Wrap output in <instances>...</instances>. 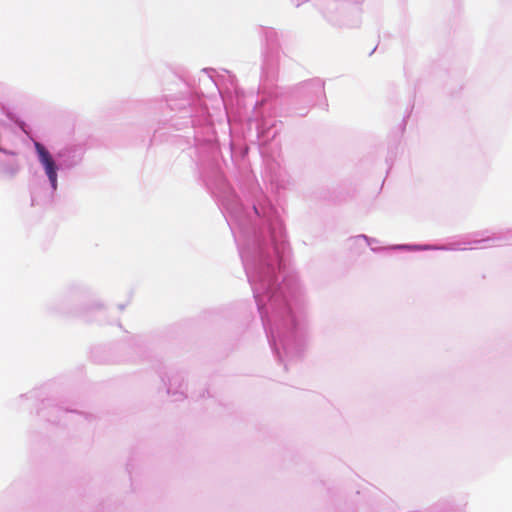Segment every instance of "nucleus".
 Segmentation results:
<instances>
[{"label": "nucleus", "mask_w": 512, "mask_h": 512, "mask_svg": "<svg viewBox=\"0 0 512 512\" xmlns=\"http://www.w3.org/2000/svg\"><path fill=\"white\" fill-rule=\"evenodd\" d=\"M35 149L39 156V161L43 165L46 175L51 182L53 189L57 187V166L49 151L39 142L35 143Z\"/></svg>", "instance_id": "f257e3e1"}]
</instances>
